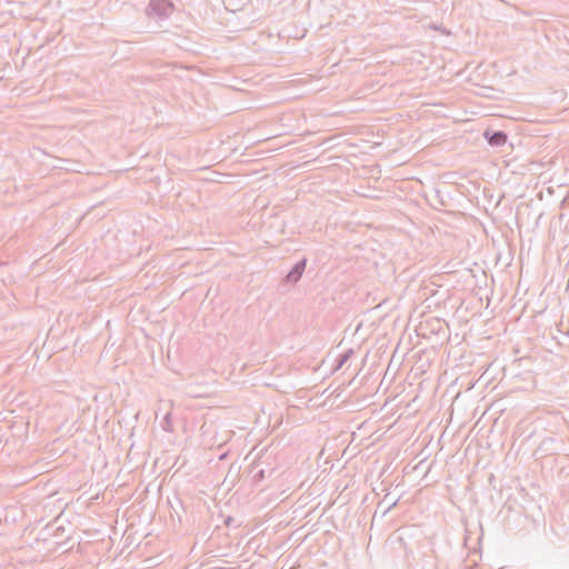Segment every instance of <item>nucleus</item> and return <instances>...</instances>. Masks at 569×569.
<instances>
[{
    "instance_id": "obj_4",
    "label": "nucleus",
    "mask_w": 569,
    "mask_h": 569,
    "mask_svg": "<svg viewBox=\"0 0 569 569\" xmlns=\"http://www.w3.org/2000/svg\"><path fill=\"white\" fill-rule=\"evenodd\" d=\"M350 353H352V350H349L348 352L340 356L337 368H340L348 360Z\"/></svg>"
},
{
    "instance_id": "obj_2",
    "label": "nucleus",
    "mask_w": 569,
    "mask_h": 569,
    "mask_svg": "<svg viewBox=\"0 0 569 569\" xmlns=\"http://www.w3.org/2000/svg\"><path fill=\"white\" fill-rule=\"evenodd\" d=\"M488 143L492 147H500L507 142V134L503 131H489L483 133Z\"/></svg>"
},
{
    "instance_id": "obj_5",
    "label": "nucleus",
    "mask_w": 569,
    "mask_h": 569,
    "mask_svg": "<svg viewBox=\"0 0 569 569\" xmlns=\"http://www.w3.org/2000/svg\"><path fill=\"white\" fill-rule=\"evenodd\" d=\"M170 423H171V418H170V413L166 415L164 417V426H163V429L169 431L170 430Z\"/></svg>"
},
{
    "instance_id": "obj_3",
    "label": "nucleus",
    "mask_w": 569,
    "mask_h": 569,
    "mask_svg": "<svg viewBox=\"0 0 569 569\" xmlns=\"http://www.w3.org/2000/svg\"><path fill=\"white\" fill-rule=\"evenodd\" d=\"M306 269V260L297 262L293 268L286 276V281L289 283H297Z\"/></svg>"
},
{
    "instance_id": "obj_1",
    "label": "nucleus",
    "mask_w": 569,
    "mask_h": 569,
    "mask_svg": "<svg viewBox=\"0 0 569 569\" xmlns=\"http://www.w3.org/2000/svg\"><path fill=\"white\" fill-rule=\"evenodd\" d=\"M173 11V4L168 0H151L146 9L149 17L163 20L168 18Z\"/></svg>"
}]
</instances>
